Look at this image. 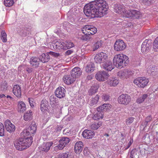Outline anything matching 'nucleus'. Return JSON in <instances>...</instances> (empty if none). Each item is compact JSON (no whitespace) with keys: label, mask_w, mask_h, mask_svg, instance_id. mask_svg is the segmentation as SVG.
<instances>
[{"label":"nucleus","mask_w":158,"mask_h":158,"mask_svg":"<svg viewBox=\"0 0 158 158\" xmlns=\"http://www.w3.org/2000/svg\"><path fill=\"white\" fill-rule=\"evenodd\" d=\"M108 8L106 1L97 0L86 4L84 8V12L89 19L101 17L106 13Z\"/></svg>","instance_id":"nucleus-1"},{"label":"nucleus","mask_w":158,"mask_h":158,"mask_svg":"<svg viewBox=\"0 0 158 158\" xmlns=\"http://www.w3.org/2000/svg\"><path fill=\"white\" fill-rule=\"evenodd\" d=\"M113 60L114 65L120 69L125 67L129 62L128 57L123 54L115 55Z\"/></svg>","instance_id":"nucleus-2"},{"label":"nucleus","mask_w":158,"mask_h":158,"mask_svg":"<svg viewBox=\"0 0 158 158\" xmlns=\"http://www.w3.org/2000/svg\"><path fill=\"white\" fill-rule=\"evenodd\" d=\"M24 139L22 138L15 140L14 144L16 149L19 151H22L28 148L31 145L32 142L31 138H28Z\"/></svg>","instance_id":"nucleus-3"},{"label":"nucleus","mask_w":158,"mask_h":158,"mask_svg":"<svg viewBox=\"0 0 158 158\" xmlns=\"http://www.w3.org/2000/svg\"><path fill=\"white\" fill-rule=\"evenodd\" d=\"M107 54L104 52H101L97 54L94 57V60L97 63H103L107 60Z\"/></svg>","instance_id":"nucleus-4"},{"label":"nucleus","mask_w":158,"mask_h":158,"mask_svg":"<svg viewBox=\"0 0 158 158\" xmlns=\"http://www.w3.org/2000/svg\"><path fill=\"white\" fill-rule=\"evenodd\" d=\"M148 82V80L144 77H139L133 81V83L139 87L144 88Z\"/></svg>","instance_id":"nucleus-5"},{"label":"nucleus","mask_w":158,"mask_h":158,"mask_svg":"<svg viewBox=\"0 0 158 158\" xmlns=\"http://www.w3.org/2000/svg\"><path fill=\"white\" fill-rule=\"evenodd\" d=\"M70 139L66 137H62L60 140H59L58 144L55 147L54 149H58L59 150L63 149L66 145L68 144L70 142Z\"/></svg>","instance_id":"nucleus-6"},{"label":"nucleus","mask_w":158,"mask_h":158,"mask_svg":"<svg viewBox=\"0 0 158 158\" xmlns=\"http://www.w3.org/2000/svg\"><path fill=\"white\" fill-rule=\"evenodd\" d=\"M97 28L93 26L86 25L84 27L82 30V32L85 35H94L97 32Z\"/></svg>","instance_id":"nucleus-7"},{"label":"nucleus","mask_w":158,"mask_h":158,"mask_svg":"<svg viewBox=\"0 0 158 158\" xmlns=\"http://www.w3.org/2000/svg\"><path fill=\"white\" fill-rule=\"evenodd\" d=\"M131 100L130 96L126 94H122L119 96L118 98V102L124 105H127L130 102Z\"/></svg>","instance_id":"nucleus-8"},{"label":"nucleus","mask_w":158,"mask_h":158,"mask_svg":"<svg viewBox=\"0 0 158 158\" xmlns=\"http://www.w3.org/2000/svg\"><path fill=\"white\" fill-rule=\"evenodd\" d=\"M114 11L118 14L123 15H126L127 11L126 10L125 7L121 4H116L114 5L113 7Z\"/></svg>","instance_id":"nucleus-9"},{"label":"nucleus","mask_w":158,"mask_h":158,"mask_svg":"<svg viewBox=\"0 0 158 158\" xmlns=\"http://www.w3.org/2000/svg\"><path fill=\"white\" fill-rule=\"evenodd\" d=\"M126 45L123 40H118L116 41L114 45V48L116 51L123 50L126 48Z\"/></svg>","instance_id":"nucleus-10"},{"label":"nucleus","mask_w":158,"mask_h":158,"mask_svg":"<svg viewBox=\"0 0 158 158\" xmlns=\"http://www.w3.org/2000/svg\"><path fill=\"white\" fill-rule=\"evenodd\" d=\"M109 76V74L105 71H99L96 74L95 77L98 81H104L106 80Z\"/></svg>","instance_id":"nucleus-11"},{"label":"nucleus","mask_w":158,"mask_h":158,"mask_svg":"<svg viewBox=\"0 0 158 158\" xmlns=\"http://www.w3.org/2000/svg\"><path fill=\"white\" fill-rule=\"evenodd\" d=\"M133 73V71L128 69H126L123 71L118 72V75L121 79H127L131 76Z\"/></svg>","instance_id":"nucleus-12"},{"label":"nucleus","mask_w":158,"mask_h":158,"mask_svg":"<svg viewBox=\"0 0 158 158\" xmlns=\"http://www.w3.org/2000/svg\"><path fill=\"white\" fill-rule=\"evenodd\" d=\"M151 47L150 42L147 40H145L142 43L141 46V51L143 53L148 52Z\"/></svg>","instance_id":"nucleus-13"},{"label":"nucleus","mask_w":158,"mask_h":158,"mask_svg":"<svg viewBox=\"0 0 158 158\" xmlns=\"http://www.w3.org/2000/svg\"><path fill=\"white\" fill-rule=\"evenodd\" d=\"M5 127L6 131L11 132L14 131L15 129V127L14 124H12L9 120L7 119L5 122Z\"/></svg>","instance_id":"nucleus-14"},{"label":"nucleus","mask_w":158,"mask_h":158,"mask_svg":"<svg viewBox=\"0 0 158 158\" xmlns=\"http://www.w3.org/2000/svg\"><path fill=\"white\" fill-rule=\"evenodd\" d=\"M66 91L62 87L57 88L55 92L56 96L58 98H61L65 96Z\"/></svg>","instance_id":"nucleus-15"},{"label":"nucleus","mask_w":158,"mask_h":158,"mask_svg":"<svg viewBox=\"0 0 158 158\" xmlns=\"http://www.w3.org/2000/svg\"><path fill=\"white\" fill-rule=\"evenodd\" d=\"M63 80L64 82L68 85L73 83L75 81V79L72 74H69L65 75L63 78Z\"/></svg>","instance_id":"nucleus-16"},{"label":"nucleus","mask_w":158,"mask_h":158,"mask_svg":"<svg viewBox=\"0 0 158 158\" xmlns=\"http://www.w3.org/2000/svg\"><path fill=\"white\" fill-rule=\"evenodd\" d=\"M40 61L39 58L36 57H32L30 59V63L33 68H37L39 67Z\"/></svg>","instance_id":"nucleus-17"},{"label":"nucleus","mask_w":158,"mask_h":158,"mask_svg":"<svg viewBox=\"0 0 158 158\" xmlns=\"http://www.w3.org/2000/svg\"><path fill=\"white\" fill-rule=\"evenodd\" d=\"M71 74L75 79L80 77L82 74V70L79 67H76L71 70Z\"/></svg>","instance_id":"nucleus-18"},{"label":"nucleus","mask_w":158,"mask_h":158,"mask_svg":"<svg viewBox=\"0 0 158 158\" xmlns=\"http://www.w3.org/2000/svg\"><path fill=\"white\" fill-rule=\"evenodd\" d=\"M140 15L139 11L135 10H130L129 12L127 11L126 16L127 17H132L138 19Z\"/></svg>","instance_id":"nucleus-19"},{"label":"nucleus","mask_w":158,"mask_h":158,"mask_svg":"<svg viewBox=\"0 0 158 158\" xmlns=\"http://www.w3.org/2000/svg\"><path fill=\"white\" fill-rule=\"evenodd\" d=\"M94 135L95 133L93 131L87 129L84 130L82 133L83 137L87 139L92 138Z\"/></svg>","instance_id":"nucleus-20"},{"label":"nucleus","mask_w":158,"mask_h":158,"mask_svg":"<svg viewBox=\"0 0 158 158\" xmlns=\"http://www.w3.org/2000/svg\"><path fill=\"white\" fill-rule=\"evenodd\" d=\"M102 66L104 69L108 71H111L114 69L112 62L107 60L103 63Z\"/></svg>","instance_id":"nucleus-21"},{"label":"nucleus","mask_w":158,"mask_h":158,"mask_svg":"<svg viewBox=\"0 0 158 158\" xmlns=\"http://www.w3.org/2000/svg\"><path fill=\"white\" fill-rule=\"evenodd\" d=\"M83 146V143L81 141L77 142L75 145L74 149L75 152L80 154L82 151Z\"/></svg>","instance_id":"nucleus-22"},{"label":"nucleus","mask_w":158,"mask_h":158,"mask_svg":"<svg viewBox=\"0 0 158 158\" xmlns=\"http://www.w3.org/2000/svg\"><path fill=\"white\" fill-rule=\"evenodd\" d=\"M13 94L17 98H21V88L18 85H15L13 88Z\"/></svg>","instance_id":"nucleus-23"},{"label":"nucleus","mask_w":158,"mask_h":158,"mask_svg":"<svg viewBox=\"0 0 158 158\" xmlns=\"http://www.w3.org/2000/svg\"><path fill=\"white\" fill-rule=\"evenodd\" d=\"M48 106V102L46 99L42 100L40 105V109L42 112H44L47 111Z\"/></svg>","instance_id":"nucleus-24"},{"label":"nucleus","mask_w":158,"mask_h":158,"mask_svg":"<svg viewBox=\"0 0 158 158\" xmlns=\"http://www.w3.org/2000/svg\"><path fill=\"white\" fill-rule=\"evenodd\" d=\"M111 106L110 104H103V105L98 107L97 108L98 111H106L111 108Z\"/></svg>","instance_id":"nucleus-25"},{"label":"nucleus","mask_w":158,"mask_h":158,"mask_svg":"<svg viewBox=\"0 0 158 158\" xmlns=\"http://www.w3.org/2000/svg\"><path fill=\"white\" fill-rule=\"evenodd\" d=\"M108 84L110 86H115L119 83L118 80L115 78H110L107 81Z\"/></svg>","instance_id":"nucleus-26"},{"label":"nucleus","mask_w":158,"mask_h":158,"mask_svg":"<svg viewBox=\"0 0 158 158\" xmlns=\"http://www.w3.org/2000/svg\"><path fill=\"white\" fill-rule=\"evenodd\" d=\"M18 111L20 112H23L26 109L25 104L22 101H19L18 104Z\"/></svg>","instance_id":"nucleus-27"},{"label":"nucleus","mask_w":158,"mask_h":158,"mask_svg":"<svg viewBox=\"0 0 158 158\" xmlns=\"http://www.w3.org/2000/svg\"><path fill=\"white\" fill-rule=\"evenodd\" d=\"M85 70L87 72L91 73L94 70L95 66L94 63H89L85 68Z\"/></svg>","instance_id":"nucleus-28"},{"label":"nucleus","mask_w":158,"mask_h":158,"mask_svg":"<svg viewBox=\"0 0 158 158\" xmlns=\"http://www.w3.org/2000/svg\"><path fill=\"white\" fill-rule=\"evenodd\" d=\"M39 58L41 61L45 63L49 60L50 57L48 54L43 53L40 56Z\"/></svg>","instance_id":"nucleus-29"},{"label":"nucleus","mask_w":158,"mask_h":158,"mask_svg":"<svg viewBox=\"0 0 158 158\" xmlns=\"http://www.w3.org/2000/svg\"><path fill=\"white\" fill-rule=\"evenodd\" d=\"M31 133L27 129H25L23 130V132L21 133V135L23 136L24 138L23 139H26V138H31V140L32 141V137L31 136Z\"/></svg>","instance_id":"nucleus-30"},{"label":"nucleus","mask_w":158,"mask_h":158,"mask_svg":"<svg viewBox=\"0 0 158 158\" xmlns=\"http://www.w3.org/2000/svg\"><path fill=\"white\" fill-rule=\"evenodd\" d=\"M32 118V111L29 110L24 114L23 116V119L26 121H29L31 120Z\"/></svg>","instance_id":"nucleus-31"},{"label":"nucleus","mask_w":158,"mask_h":158,"mask_svg":"<svg viewBox=\"0 0 158 158\" xmlns=\"http://www.w3.org/2000/svg\"><path fill=\"white\" fill-rule=\"evenodd\" d=\"M52 144L53 143L51 142L44 143L41 148L42 151L45 152H47L50 149V147Z\"/></svg>","instance_id":"nucleus-32"},{"label":"nucleus","mask_w":158,"mask_h":158,"mask_svg":"<svg viewBox=\"0 0 158 158\" xmlns=\"http://www.w3.org/2000/svg\"><path fill=\"white\" fill-rule=\"evenodd\" d=\"M99 87L98 85H95L92 86L88 92L89 95L91 96L97 92Z\"/></svg>","instance_id":"nucleus-33"},{"label":"nucleus","mask_w":158,"mask_h":158,"mask_svg":"<svg viewBox=\"0 0 158 158\" xmlns=\"http://www.w3.org/2000/svg\"><path fill=\"white\" fill-rule=\"evenodd\" d=\"M31 134L35 133L36 130V126L35 122H32L27 129Z\"/></svg>","instance_id":"nucleus-34"},{"label":"nucleus","mask_w":158,"mask_h":158,"mask_svg":"<svg viewBox=\"0 0 158 158\" xmlns=\"http://www.w3.org/2000/svg\"><path fill=\"white\" fill-rule=\"evenodd\" d=\"M64 50H66L74 46L73 43L70 41H67L64 42Z\"/></svg>","instance_id":"nucleus-35"},{"label":"nucleus","mask_w":158,"mask_h":158,"mask_svg":"<svg viewBox=\"0 0 158 158\" xmlns=\"http://www.w3.org/2000/svg\"><path fill=\"white\" fill-rule=\"evenodd\" d=\"M103 118V114L101 111H98L95 113L93 117V119L94 120H98L102 119Z\"/></svg>","instance_id":"nucleus-36"},{"label":"nucleus","mask_w":158,"mask_h":158,"mask_svg":"<svg viewBox=\"0 0 158 158\" xmlns=\"http://www.w3.org/2000/svg\"><path fill=\"white\" fill-rule=\"evenodd\" d=\"M56 98L54 97V95L50 96L49 98L50 104L52 106H54L58 105V102L56 101Z\"/></svg>","instance_id":"nucleus-37"},{"label":"nucleus","mask_w":158,"mask_h":158,"mask_svg":"<svg viewBox=\"0 0 158 158\" xmlns=\"http://www.w3.org/2000/svg\"><path fill=\"white\" fill-rule=\"evenodd\" d=\"M18 32L20 34V35L22 37H25L28 34V31L25 28H21Z\"/></svg>","instance_id":"nucleus-38"},{"label":"nucleus","mask_w":158,"mask_h":158,"mask_svg":"<svg viewBox=\"0 0 158 158\" xmlns=\"http://www.w3.org/2000/svg\"><path fill=\"white\" fill-rule=\"evenodd\" d=\"M64 42H61L60 41H56L54 44L56 46V48L59 49H64Z\"/></svg>","instance_id":"nucleus-39"},{"label":"nucleus","mask_w":158,"mask_h":158,"mask_svg":"<svg viewBox=\"0 0 158 158\" xmlns=\"http://www.w3.org/2000/svg\"><path fill=\"white\" fill-rule=\"evenodd\" d=\"M148 95L147 94H144L138 98L136 102L137 103L140 104L143 102L145 99L148 97Z\"/></svg>","instance_id":"nucleus-40"},{"label":"nucleus","mask_w":158,"mask_h":158,"mask_svg":"<svg viewBox=\"0 0 158 158\" xmlns=\"http://www.w3.org/2000/svg\"><path fill=\"white\" fill-rule=\"evenodd\" d=\"M0 38L3 42L6 43L7 41V35L4 31H1Z\"/></svg>","instance_id":"nucleus-41"},{"label":"nucleus","mask_w":158,"mask_h":158,"mask_svg":"<svg viewBox=\"0 0 158 158\" xmlns=\"http://www.w3.org/2000/svg\"><path fill=\"white\" fill-rule=\"evenodd\" d=\"M102 123L101 122L94 123L91 125L90 127L92 129L97 130L102 125Z\"/></svg>","instance_id":"nucleus-42"},{"label":"nucleus","mask_w":158,"mask_h":158,"mask_svg":"<svg viewBox=\"0 0 158 158\" xmlns=\"http://www.w3.org/2000/svg\"><path fill=\"white\" fill-rule=\"evenodd\" d=\"M14 3V0H4V5L7 7L12 6Z\"/></svg>","instance_id":"nucleus-43"},{"label":"nucleus","mask_w":158,"mask_h":158,"mask_svg":"<svg viewBox=\"0 0 158 158\" xmlns=\"http://www.w3.org/2000/svg\"><path fill=\"white\" fill-rule=\"evenodd\" d=\"M156 72L155 67V66L150 67L149 69L147 70V72L148 73L152 75L156 74Z\"/></svg>","instance_id":"nucleus-44"},{"label":"nucleus","mask_w":158,"mask_h":158,"mask_svg":"<svg viewBox=\"0 0 158 158\" xmlns=\"http://www.w3.org/2000/svg\"><path fill=\"white\" fill-rule=\"evenodd\" d=\"M99 98V96L98 95H96L94 98H92L90 102V105L93 106L97 104Z\"/></svg>","instance_id":"nucleus-45"},{"label":"nucleus","mask_w":158,"mask_h":158,"mask_svg":"<svg viewBox=\"0 0 158 158\" xmlns=\"http://www.w3.org/2000/svg\"><path fill=\"white\" fill-rule=\"evenodd\" d=\"M101 42L100 41H98L97 42L95 43L93 46V51L98 49L100 46H101Z\"/></svg>","instance_id":"nucleus-46"},{"label":"nucleus","mask_w":158,"mask_h":158,"mask_svg":"<svg viewBox=\"0 0 158 158\" xmlns=\"http://www.w3.org/2000/svg\"><path fill=\"white\" fill-rule=\"evenodd\" d=\"M5 129L4 125L2 123L0 122V136H3L4 135Z\"/></svg>","instance_id":"nucleus-47"},{"label":"nucleus","mask_w":158,"mask_h":158,"mask_svg":"<svg viewBox=\"0 0 158 158\" xmlns=\"http://www.w3.org/2000/svg\"><path fill=\"white\" fill-rule=\"evenodd\" d=\"M69 153L68 152L59 155L58 158H69Z\"/></svg>","instance_id":"nucleus-48"},{"label":"nucleus","mask_w":158,"mask_h":158,"mask_svg":"<svg viewBox=\"0 0 158 158\" xmlns=\"http://www.w3.org/2000/svg\"><path fill=\"white\" fill-rule=\"evenodd\" d=\"M153 46L154 49H158V37L154 41Z\"/></svg>","instance_id":"nucleus-49"},{"label":"nucleus","mask_w":158,"mask_h":158,"mask_svg":"<svg viewBox=\"0 0 158 158\" xmlns=\"http://www.w3.org/2000/svg\"><path fill=\"white\" fill-rule=\"evenodd\" d=\"M7 83L4 81L1 85V89L3 91L6 90L7 89Z\"/></svg>","instance_id":"nucleus-50"},{"label":"nucleus","mask_w":158,"mask_h":158,"mask_svg":"<svg viewBox=\"0 0 158 158\" xmlns=\"http://www.w3.org/2000/svg\"><path fill=\"white\" fill-rule=\"evenodd\" d=\"M154 2V0H143V3L147 5H151Z\"/></svg>","instance_id":"nucleus-51"},{"label":"nucleus","mask_w":158,"mask_h":158,"mask_svg":"<svg viewBox=\"0 0 158 158\" xmlns=\"http://www.w3.org/2000/svg\"><path fill=\"white\" fill-rule=\"evenodd\" d=\"M137 153V151L136 150H133L131 152L130 157L131 158H134L135 156L136 155Z\"/></svg>","instance_id":"nucleus-52"},{"label":"nucleus","mask_w":158,"mask_h":158,"mask_svg":"<svg viewBox=\"0 0 158 158\" xmlns=\"http://www.w3.org/2000/svg\"><path fill=\"white\" fill-rule=\"evenodd\" d=\"M71 133L70 130L68 128L65 129L63 131V134L67 135H70Z\"/></svg>","instance_id":"nucleus-53"},{"label":"nucleus","mask_w":158,"mask_h":158,"mask_svg":"<svg viewBox=\"0 0 158 158\" xmlns=\"http://www.w3.org/2000/svg\"><path fill=\"white\" fill-rule=\"evenodd\" d=\"M102 97L103 100L105 101H108L110 99V97L108 95L103 94Z\"/></svg>","instance_id":"nucleus-54"},{"label":"nucleus","mask_w":158,"mask_h":158,"mask_svg":"<svg viewBox=\"0 0 158 158\" xmlns=\"http://www.w3.org/2000/svg\"><path fill=\"white\" fill-rule=\"evenodd\" d=\"M29 101L31 107H34L35 102L33 101L34 99L32 98H29Z\"/></svg>","instance_id":"nucleus-55"},{"label":"nucleus","mask_w":158,"mask_h":158,"mask_svg":"<svg viewBox=\"0 0 158 158\" xmlns=\"http://www.w3.org/2000/svg\"><path fill=\"white\" fill-rule=\"evenodd\" d=\"M133 140L132 139H130L129 142L128 143L127 146L125 148V150H127L128 149L131 145L132 143H133Z\"/></svg>","instance_id":"nucleus-56"},{"label":"nucleus","mask_w":158,"mask_h":158,"mask_svg":"<svg viewBox=\"0 0 158 158\" xmlns=\"http://www.w3.org/2000/svg\"><path fill=\"white\" fill-rule=\"evenodd\" d=\"M83 152L85 156H87L90 153L89 150L87 148H84Z\"/></svg>","instance_id":"nucleus-57"},{"label":"nucleus","mask_w":158,"mask_h":158,"mask_svg":"<svg viewBox=\"0 0 158 158\" xmlns=\"http://www.w3.org/2000/svg\"><path fill=\"white\" fill-rule=\"evenodd\" d=\"M85 35L83 37V40L85 41L89 40L90 39V37L88 36L89 35Z\"/></svg>","instance_id":"nucleus-58"},{"label":"nucleus","mask_w":158,"mask_h":158,"mask_svg":"<svg viewBox=\"0 0 158 158\" xmlns=\"http://www.w3.org/2000/svg\"><path fill=\"white\" fill-rule=\"evenodd\" d=\"M26 70L28 73H31L33 71V69L31 68H27Z\"/></svg>","instance_id":"nucleus-59"},{"label":"nucleus","mask_w":158,"mask_h":158,"mask_svg":"<svg viewBox=\"0 0 158 158\" xmlns=\"http://www.w3.org/2000/svg\"><path fill=\"white\" fill-rule=\"evenodd\" d=\"M73 52V51L72 50H67L65 52V55L66 56L69 55Z\"/></svg>","instance_id":"nucleus-60"},{"label":"nucleus","mask_w":158,"mask_h":158,"mask_svg":"<svg viewBox=\"0 0 158 158\" xmlns=\"http://www.w3.org/2000/svg\"><path fill=\"white\" fill-rule=\"evenodd\" d=\"M134 118H130L127 121V123L129 124H130L132 123L134 121Z\"/></svg>","instance_id":"nucleus-61"},{"label":"nucleus","mask_w":158,"mask_h":158,"mask_svg":"<svg viewBox=\"0 0 158 158\" xmlns=\"http://www.w3.org/2000/svg\"><path fill=\"white\" fill-rule=\"evenodd\" d=\"M51 54L52 55H53V56L55 57H58V56H59L60 55V54L58 53L52 52Z\"/></svg>","instance_id":"nucleus-62"},{"label":"nucleus","mask_w":158,"mask_h":158,"mask_svg":"<svg viewBox=\"0 0 158 158\" xmlns=\"http://www.w3.org/2000/svg\"><path fill=\"white\" fill-rule=\"evenodd\" d=\"M152 119L151 117L150 116H148L146 118L147 120L148 119V121L149 120H150Z\"/></svg>","instance_id":"nucleus-63"},{"label":"nucleus","mask_w":158,"mask_h":158,"mask_svg":"<svg viewBox=\"0 0 158 158\" xmlns=\"http://www.w3.org/2000/svg\"><path fill=\"white\" fill-rule=\"evenodd\" d=\"M5 95L4 94H0V98H2L3 97H5Z\"/></svg>","instance_id":"nucleus-64"}]
</instances>
